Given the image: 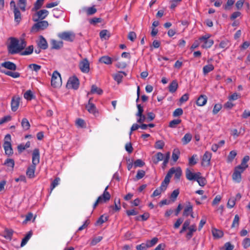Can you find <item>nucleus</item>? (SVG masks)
I'll return each mask as SVG.
<instances>
[{
  "instance_id": "obj_63",
  "label": "nucleus",
  "mask_w": 250,
  "mask_h": 250,
  "mask_svg": "<svg viewBox=\"0 0 250 250\" xmlns=\"http://www.w3.org/2000/svg\"><path fill=\"white\" fill-rule=\"evenodd\" d=\"M12 117L10 115L5 116L0 119V125L7 123L11 120Z\"/></svg>"
},
{
  "instance_id": "obj_62",
  "label": "nucleus",
  "mask_w": 250,
  "mask_h": 250,
  "mask_svg": "<svg viewBox=\"0 0 250 250\" xmlns=\"http://www.w3.org/2000/svg\"><path fill=\"white\" fill-rule=\"evenodd\" d=\"M60 179L59 177H56L52 182L50 186V189L52 191L57 186L59 185Z\"/></svg>"
},
{
  "instance_id": "obj_52",
  "label": "nucleus",
  "mask_w": 250,
  "mask_h": 250,
  "mask_svg": "<svg viewBox=\"0 0 250 250\" xmlns=\"http://www.w3.org/2000/svg\"><path fill=\"white\" fill-rule=\"evenodd\" d=\"M181 119H174L169 122V126L171 128H175L177 125L181 123Z\"/></svg>"
},
{
  "instance_id": "obj_39",
  "label": "nucleus",
  "mask_w": 250,
  "mask_h": 250,
  "mask_svg": "<svg viewBox=\"0 0 250 250\" xmlns=\"http://www.w3.org/2000/svg\"><path fill=\"white\" fill-rule=\"evenodd\" d=\"M90 93L92 94L97 93L98 95H101L103 93V91L100 88H98L96 85H92L91 86V89Z\"/></svg>"
},
{
  "instance_id": "obj_3",
  "label": "nucleus",
  "mask_w": 250,
  "mask_h": 250,
  "mask_svg": "<svg viewBox=\"0 0 250 250\" xmlns=\"http://www.w3.org/2000/svg\"><path fill=\"white\" fill-rule=\"evenodd\" d=\"M36 22L37 23H35L31 28V33H36L39 31L40 30H44L48 26V21H38Z\"/></svg>"
},
{
  "instance_id": "obj_48",
  "label": "nucleus",
  "mask_w": 250,
  "mask_h": 250,
  "mask_svg": "<svg viewBox=\"0 0 250 250\" xmlns=\"http://www.w3.org/2000/svg\"><path fill=\"white\" fill-rule=\"evenodd\" d=\"M26 0H19L18 5L19 8L22 11H25V7L26 6Z\"/></svg>"
},
{
  "instance_id": "obj_26",
  "label": "nucleus",
  "mask_w": 250,
  "mask_h": 250,
  "mask_svg": "<svg viewBox=\"0 0 250 250\" xmlns=\"http://www.w3.org/2000/svg\"><path fill=\"white\" fill-rule=\"evenodd\" d=\"M163 154L161 152H158L152 157V159L154 164H157L159 161L163 160Z\"/></svg>"
},
{
  "instance_id": "obj_45",
  "label": "nucleus",
  "mask_w": 250,
  "mask_h": 250,
  "mask_svg": "<svg viewBox=\"0 0 250 250\" xmlns=\"http://www.w3.org/2000/svg\"><path fill=\"white\" fill-rule=\"evenodd\" d=\"M108 218V216H104V215H101L96 221L95 225L97 226L103 224L104 223L107 221Z\"/></svg>"
},
{
  "instance_id": "obj_64",
  "label": "nucleus",
  "mask_w": 250,
  "mask_h": 250,
  "mask_svg": "<svg viewBox=\"0 0 250 250\" xmlns=\"http://www.w3.org/2000/svg\"><path fill=\"white\" fill-rule=\"evenodd\" d=\"M242 245L244 249H246L250 247V238H245L243 242Z\"/></svg>"
},
{
  "instance_id": "obj_43",
  "label": "nucleus",
  "mask_w": 250,
  "mask_h": 250,
  "mask_svg": "<svg viewBox=\"0 0 250 250\" xmlns=\"http://www.w3.org/2000/svg\"><path fill=\"white\" fill-rule=\"evenodd\" d=\"M110 208H113V209H114L115 211H119L121 209L120 199H115L114 201V206H110Z\"/></svg>"
},
{
  "instance_id": "obj_5",
  "label": "nucleus",
  "mask_w": 250,
  "mask_h": 250,
  "mask_svg": "<svg viewBox=\"0 0 250 250\" xmlns=\"http://www.w3.org/2000/svg\"><path fill=\"white\" fill-rule=\"evenodd\" d=\"M79 85L80 82L78 78L74 76L69 78L66 84V87L68 88H72L77 90L78 89Z\"/></svg>"
},
{
  "instance_id": "obj_58",
  "label": "nucleus",
  "mask_w": 250,
  "mask_h": 250,
  "mask_svg": "<svg viewBox=\"0 0 250 250\" xmlns=\"http://www.w3.org/2000/svg\"><path fill=\"white\" fill-rule=\"evenodd\" d=\"M165 146V143L162 140L157 141L155 144V148L157 149H163Z\"/></svg>"
},
{
  "instance_id": "obj_21",
  "label": "nucleus",
  "mask_w": 250,
  "mask_h": 250,
  "mask_svg": "<svg viewBox=\"0 0 250 250\" xmlns=\"http://www.w3.org/2000/svg\"><path fill=\"white\" fill-rule=\"evenodd\" d=\"M82 10L86 13L87 16L93 15L97 11V9L95 7V5L90 7H83Z\"/></svg>"
},
{
  "instance_id": "obj_1",
  "label": "nucleus",
  "mask_w": 250,
  "mask_h": 250,
  "mask_svg": "<svg viewBox=\"0 0 250 250\" xmlns=\"http://www.w3.org/2000/svg\"><path fill=\"white\" fill-rule=\"evenodd\" d=\"M10 43L7 46V50L9 54L15 55L20 53L21 50L19 46V40L14 37L9 38Z\"/></svg>"
},
{
  "instance_id": "obj_56",
  "label": "nucleus",
  "mask_w": 250,
  "mask_h": 250,
  "mask_svg": "<svg viewBox=\"0 0 250 250\" xmlns=\"http://www.w3.org/2000/svg\"><path fill=\"white\" fill-rule=\"evenodd\" d=\"M158 241V239L157 237H154L151 240H147L146 242L148 248H150L156 244Z\"/></svg>"
},
{
  "instance_id": "obj_32",
  "label": "nucleus",
  "mask_w": 250,
  "mask_h": 250,
  "mask_svg": "<svg viewBox=\"0 0 250 250\" xmlns=\"http://www.w3.org/2000/svg\"><path fill=\"white\" fill-rule=\"evenodd\" d=\"M4 74L12 77L14 78H17L20 77V74L17 72H12L8 70H2L1 71Z\"/></svg>"
},
{
  "instance_id": "obj_28",
  "label": "nucleus",
  "mask_w": 250,
  "mask_h": 250,
  "mask_svg": "<svg viewBox=\"0 0 250 250\" xmlns=\"http://www.w3.org/2000/svg\"><path fill=\"white\" fill-rule=\"evenodd\" d=\"M113 61V59L108 56H104L99 59L100 62L106 64H111Z\"/></svg>"
},
{
  "instance_id": "obj_22",
  "label": "nucleus",
  "mask_w": 250,
  "mask_h": 250,
  "mask_svg": "<svg viewBox=\"0 0 250 250\" xmlns=\"http://www.w3.org/2000/svg\"><path fill=\"white\" fill-rule=\"evenodd\" d=\"M1 66L11 70H16L17 69L16 65L13 62L7 61L1 63Z\"/></svg>"
},
{
  "instance_id": "obj_15",
  "label": "nucleus",
  "mask_w": 250,
  "mask_h": 250,
  "mask_svg": "<svg viewBox=\"0 0 250 250\" xmlns=\"http://www.w3.org/2000/svg\"><path fill=\"white\" fill-rule=\"evenodd\" d=\"M108 188V186H107L105 188L103 193L98 198L100 199V202L101 204L103 203H106V202L109 201L110 199V197H111L110 194L109 193V192L107 191Z\"/></svg>"
},
{
  "instance_id": "obj_41",
  "label": "nucleus",
  "mask_w": 250,
  "mask_h": 250,
  "mask_svg": "<svg viewBox=\"0 0 250 250\" xmlns=\"http://www.w3.org/2000/svg\"><path fill=\"white\" fill-rule=\"evenodd\" d=\"M3 165L6 166L7 167H10L13 169L15 166V162L13 159L7 158L5 161Z\"/></svg>"
},
{
  "instance_id": "obj_37",
  "label": "nucleus",
  "mask_w": 250,
  "mask_h": 250,
  "mask_svg": "<svg viewBox=\"0 0 250 250\" xmlns=\"http://www.w3.org/2000/svg\"><path fill=\"white\" fill-rule=\"evenodd\" d=\"M190 220L189 219L186 220L184 222V223L182 226V229L179 231V233L180 234H182V233H183L185 231H186L189 228V227L190 226Z\"/></svg>"
},
{
  "instance_id": "obj_14",
  "label": "nucleus",
  "mask_w": 250,
  "mask_h": 250,
  "mask_svg": "<svg viewBox=\"0 0 250 250\" xmlns=\"http://www.w3.org/2000/svg\"><path fill=\"white\" fill-rule=\"evenodd\" d=\"M173 172L172 171H168L166 176L165 177L164 180L162 182L161 185V188L162 189H166L169 183L170 179L172 176Z\"/></svg>"
},
{
  "instance_id": "obj_47",
  "label": "nucleus",
  "mask_w": 250,
  "mask_h": 250,
  "mask_svg": "<svg viewBox=\"0 0 250 250\" xmlns=\"http://www.w3.org/2000/svg\"><path fill=\"white\" fill-rule=\"evenodd\" d=\"M237 155V152L235 150L231 151L227 158V162L231 163L232 162L234 158Z\"/></svg>"
},
{
  "instance_id": "obj_9",
  "label": "nucleus",
  "mask_w": 250,
  "mask_h": 250,
  "mask_svg": "<svg viewBox=\"0 0 250 250\" xmlns=\"http://www.w3.org/2000/svg\"><path fill=\"white\" fill-rule=\"evenodd\" d=\"M244 171L240 167H236L232 175L233 180L236 183H240L242 180L241 174Z\"/></svg>"
},
{
  "instance_id": "obj_12",
  "label": "nucleus",
  "mask_w": 250,
  "mask_h": 250,
  "mask_svg": "<svg viewBox=\"0 0 250 250\" xmlns=\"http://www.w3.org/2000/svg\"><path fill=\"white\" fill-rule=\"evenodd\" d=\"M79 68L83 73H87L89 71V63L86 58L83 59L79 63Z\"/></svg>"
},
{
  "instance_id": "obj_49",
  "label": "nucleus",
  "mask_w": 250,
  "mask_h": 250,
  "mask_svg": "<svg viewBox=\"0 0 250 250\" xmlns=\"http://www.w3.org/2000/svg\"><path fill=\"white\" fill-rule=\"evenodd\" d=\"M146 172L144 170L139 169L137 171V174L135 176V180H139L143 178L145 175Z\"/></svg>"
},
{
  "instance_id": "obj_2",
  "label": "nucleus",
  "mask_w": 250,
  "mask_h": 250,
  "mask_svg": "<svg viewBox=\"0 0 250 250\" xmlns=\"http://www.w3.org/2000/svg\"><path fill=\"white\" fill-rule=\"evenodd\" d=\"M11 140V135L9 134L6 135L4 137L3 147L5 154L8 156H11L13 154V150L12 147Z\"/></svg>"
},
{
  "instance_id": "obj_11",
  "label": "nucleus",
  "mask_w": 250,
  "mask_h": 250,
  "mask_svg": "<svg viewBox=\"0 0 250 250\" xmlns=\"http://www.w3.org/2000/svg\"><path fill=\"white\" fill-rule=\"evenodd\" d=\"M185 173L187 179L189 181H195L198 176L201 175V172L193 173L189 168L186 169Z\"/></svg>"
},
{
  "instance_id": "obj_20",
  "label": "nucleus",
  "mask_w": 250,
  "mask_h": 250,
  "mask_svg": "<svg viewBox=\"0 0 250 250\" xmlns=\"http://www.w3.org/2000/svg\"><path fill=\"white\" fill-rule=\"evenodd\" d=\"M211 156L212 155L210 152L208 151H206L202 158V164L205 163L206 166H209L210 165V161L211 158Z\"/></svg>"
},
{
  "instance_id": "obj_34",
  "label": "nucleus",
  "mask_w": 250,
  "mask_h": 250,
  "mask_svg": "<svg viewBox=\"0 0 250 250\" xmlns=\"http://www.w3.org/2000/svg\"><path fill=\"white\" fill-rule=\"evenodd\" d=\"M21 126L24 130H27L30 128V125L28 120L24 118H23L21 122Z\"/></svg>"
},
{
  "instance_id": "obj_44",
  "label": "nucleus",
  "mask_w": 250,
  "mask_h": 250,
  "mask_svg": "<svg viewBox=\"0 0 250 250\" xmlns=\"http://www.w3.org/2000/svg\"><path fill=\"white\" fill-rule=\"evenodd\" d=\"M195 181H197L201 187L205 186L207 184V180L205 178L202 177L201 175L198 176V178L196 179Z\"/></svg>"
},
{
  "instance_id": "obj_23",
  "label": "nucleus",
  "mask_w": 250,
  "mask_h": 250,
  "mask_svg": "<svg viewBox=\"0 0 250 250\" xmlns=\"http://www.w3.org/2000/svg\"><path fill=\"white\" fill-rule=\"evenodd\" d=\"M36 166L31 165L28 167L26 174L29 178H33L35 177V171Z\"/></svg>"
},
{
  "instance_id": "obj_31",
  "label": "nucleus",
  "mask_w": 250,
  "mask_h": 250,
  "mask_svg": "<svg viewBox=\"0 0 250 250\" xmlns=\"http://www.w3.org/2000/svg\"><path fill=\"white\" fill-rule=\"evenodd\" d=\"M14 14V20L17 23H19L21 21V13L19 9H16L13 10Z\"/></svg>"
},
{
  "instance_id": "obj_60",
  "label": "nucleus",
  "mask_w": 250,
  "mask_h": 250,
  "mask_svg": "<svg viewBox=\"0 0 250 250\" xmlns=\"http://www.w3.org/2000/svg\"><path fill=\"white\" fill-rule=\"evenodd\" d=\"M149 248L146 242L142 243L140 245H137L136 246V249L137 250H147Z\"/></svg>"
},
{
  "instance_id": "obj_16",
  "label": "nucleus",
  "mask_w": 250,
  "mask_h": 250,
  "mask_svg": "<svg viewBox=\"0 0 250 250\" xmlns=\"http://www.w3.org/2000/svg\"><path fill=\"white\" fill-rule=\"evenodd\" d=\"M32 165L36 166L40 163V151L38 148L34 149L32 153Z\"/></svg>"
},
{
  "instance_id": "obj_24",
  "label": "nucleus",
  "mask_w": 250,
  "mask_h": 250,
  "mask_svg": "<svg viewBox=\"0 0 250 250\" xmlns=\"http://www.w3.org/2000/svg\"><path fill=\"white\" fill-rule=\"evenodd\" d=\"M249 160L250 157L248 155L245 156L242 160L241 164L237 167H240L243 171H245V170L248 167L247 163Z\"/></svg>"
},
{
  "instance_id": "obj_40",
  "label": "nucleus",
  "mask_w": 250,
  "mask_h": 250,
  "mask_svg": "<svg viewBox=\"0 0 250 250\" xmlns=\"http://www.w3.org/2000/svg\"><path fill=\"white\" fill-rule=\"evenodd\" d=\"M32 232L31 231H29L26 234L25 236L22 239V240L21 241V247L24 246L27 243L28 241L29 240V239L32 236Z\"/></svg>"
},
{
  "instance_id": "obj_35",
  "label": "nucleus",
  "mask_w": 250,
  "mask_h": 250,
  "mask_svg": "<svg viewBox=\"0 0 250 250\" xmlns=\"http://www.w3.org/2000/svg\"><path fill=\"white\" fill-rule=\"evenodd\" d=\"M99 35L101 39H104V40H108L110 37V34L109 32L105 29L102 30L100 32Z\"/></svg>"
},
{
  "instance_id": "obj_17",
  "label": "nucleus",
  "mask_w": 250,
  "mask_h": 250,
  "mask_svg": "<svg viewBox=\"0 0 250 250\" xmlns=\"http://www.w3.org/2000/svg\"><path fill=\"white\" fill-rule=\"evenodd\" d=\"M51 49L59 50L63 47V42L62 41H57L52 39L50 41Z\"/></svg>"
},
{
  "instance_id": "obj_27",
  "label": "nucleus",
  "mask_w": 250,
  "mask_h": 250,
  "mask_svg": "<svg viewBox=\"0 0 250 250\" xmlns=\"http://www.w3.org/2000/svg\"><path fill=\"white\" fill-rule=\"evenodd\" d=\"M193 210V207L191 205L190 202H188V205L185 208L183 215L184 216H188L189 215V213H192Z\"/></svg>"
},
{
  "instance_id": "obj_50",
  "label": "nucleus",
  "mask_w": 250,
  "mask_h": 250,
  "mask_svg": "<svg viewBox=\"0 0 250 250\" xmlns=\"http://www.w3.org/2000/svg\"><path fill=\"white\" fill-rule=\"evenodd\" d=\"M234 0H227V3L223 5V8L226 10H229L231 9V7L234 4Z\"/></svg>"
},
{
  "instance_id": "obj_61",
  "label": "nucleus",
  "mask_w": 250,
  "mask_h": 250,
  "mask_svg": "<svg viewBox=\"0 0 250 250\" xmlns=\"http://www.w3.org/2000/svg\"><path fill=\"white\" fill-rule=\"evenodd\" d=\"M103 239L102 236H98L93 238L90 243V245L95 246Z\"/></svg>"
},
{
  "instance_id": "obj_4",
  "label": "nucleus",
  "mask_w": 250,
  "mask_h": 250,
  "mask_svg": "<svg viewBox=\"0 0 250 250\" xmlns=\"http://www.w3.org/2000/svg\"><path fill=\"white\" fill-rule=\"evenodd\" d=\"M58 37L63 40L72 42L75 39V34L70 31H64L58 33Z\"/></svg>"
},
{
  "instance_id": "obj_6",
  "label": "nucleus",
  "mask_w": 250,
  "mask_h": 250,
  "mask_svg": "<svg viewBox=\"0 0 250 250\" xmlns=\"http://www.w3.org/2000/svg\"><path fill=\"white\" fill-rule=\"evenodd\" d=\"M210 37V35L207 34L199 38V40L204 42L202 45V47L203 48H208L213 45L214 41L212 39H209Z\"/></svg>"
},
{
  "instance_id": "obj_54",
  "label": "nucleus",
  "mask_w": 250,
  "mask_h": 250,
  "mask_svg": "<svg viewBox=\"0 0 250 250\" xmlns=\"http://www.w3.org/2000/svg\"><path fill=\"white\" fill-rule=\"evenodd\" d=\"M145 163L141 159H137L133 163V167L136 168L137 167H142L144 166Z\"/></svg>"
},
{
  "instance_id": "obj_19",
  "label": "nucleus",
  "mask_w": 250,
  "mask_h": 250,
  "mask_svg": "<svg viewBox=\"0 0 250 250\" xmlns=\"http://www.w3.org/2000/svg\"><path fill=\"white\" fill-rule=\"evenodd\" d=\"M168 171H172L173 172L172 175L174 174V178L176 180H180L182 174V171L180 167H177L176 168L173 167H171Z\"/></svg>"
},
{
  "instance_id": "obj_57",
  "label": "nucleus",
  "mask_w": 250,
  "mask_h": 250,
  "mask_svg": "<svg viewBox=\"0 0 250 250\" xmlns=\"http://www.w3.org/2000/svg\"><path fill=\"white\" fill-rule=\"evenodd\" d=\"M34 97V95L30 90L26 91L24 94V98L27 100H31Z\"/></svg>"
},
{
  "instance_id": "obj_7",
  "label": "nucleus",
  "mask_w": 250,
  "mask_h": 250,
  "mask_svg": "<svg viewBox=\"0 0 250 250\" xmlns=\"http://www.w3.org/2000/svg\"><path fill=\"white\" fill-rule=\"evenodd\" d=\"M51 85L54 87H57L61 85V77L60 74L57 71H54L52 74L51 78Z\"/></svg>"
},
{
  "instance_id": "obj_8",
  "label": "nucleus",
  "mask_w": 250,
  "mask_h": 250,
  "mask_svg": "<svg viewBox=\"0 0 250 250\" xmlns=\"http://www.w3.org/2000/svg\"><path fill=\"white\" fill-rule=\"evenodd\" d=\"M49 12L47 10L42 9L37 11L33 17V21H38L39 20H43L48 15Z\"/></svg>"
},
{
  "instance_id": "obj_36",
  "label": "nucleus",
  "mask_w": 250,
  "mask_h": 250,
  "mask_svg": "<svg viewBox=\"0 0 250 250\" xmlns=\"http://www.w3.org/2000/svg\"><path fill=\"white\" fill-rule=\"evenodd\" d=\"M34 50V46L31 45L27 47L25 50L21 52V55L25 56L31 54Z\"/></svg>"
},
{
  "instance_id": "obj_25",
  "label": "nucleus",
  "mask_w": 250,
  "mask_h": 250,
  "mask_svg": "<svg viewBox=\"0 0 250 250\" xmlns=\"http://www.w3.org/2000/svg\"><path fill=\"white\" fill-rule=\"evenodd\" d=\"M207 97L206 95H201L196 101V104L198 106H203L207 103Z\"/></svg>"
},
{
  "instance_id": "obj_53",
  "label": "nucleus",
  "mask_w": 250,
  "mask_h": 250,
  "mask_svg": "<svg viewBox=\"0 0 250 250\" xmlns=\"http://www.w3.org/2000/svg\"><path fill=\"white\" fill-rule=\"evenodd\" d=\"M170 152H167L166 154V155L165 156H164V158H163L164 161L162 164V168H165V167H166L167 165V163L169 161V158H170Z\"/></svg>"
},
{
  "instance_id": "obj_46",
  "label": "nucleus",
  "mask_w": 250,
  "mask_h": 250,
  "mask_svg": "<svg viewBox=\"0 0 250 250\" xmlns=\"http://www.w3.org/2000/svg\"><path fill=\"white\" fill-rule=\"evenodd\" d=\"M180 152L178 148L173 150L172 154V158L174 162H176L179 159Z\"/></svg>"
},
{
  "instance_id": "obj_55",
  "label": "nucleus",
  "mask_w": 250,
  "mask_h": 250,
  "mask_svg": "<svg viewBox=\"0 0 250 250\" xmlns=\"http://www.w3.org/2000/svg\"><path fill=\"white\" fill-rule=\"evenodd\" d=\"M239 225V217L238 214H236L233 219L231 227L232 228L238 227Z\"/></svg>"
},
{
  "instance_id": "obj_13",
  "label": "nucleus",
  "mask_w": 250,
  "mask_h": 250,
  "mask_svg": "<svg viewBox=\"0 0 250 250\" xmlns=\"http://www.w3.org/2000/svg\"><path fill=\"white\" fill-rule=\"evenodd\" d=\"M21 98L19 96H14L11 100V110L13 112L16 111L19 106Z\"/></svg>"
},
{
  "instance_id": "obj_51",
  "label": "nucleus",
  "mask_w": 250,
  "mask_h": 250,
  "mask_svg": "<svg viewBox=\"0 0 250 250\" xmlns=\"http://www.w3.org/2000/svg\"><path fill=\"white\" fill-rule=\"evenodd\" d=\"M212 231L213 236L215 238H221L223 236V232L221 230L213 229Z\"/></svg>"
},
{
  "instance_id": "obj_42",
  "label": "nucleus",
  "mask_w": 250,
  "mask_h": 250,
  "mask_svg": "<svg viewBox=\"0 0 250 250\" xmlns=\"http://www.w3.org/2000/svg\"><path fill=\"white\" fill-rule=\"evenodd\" d=\"M44 0H37L32 10L35 11L40 9L42 7Z\"/></svg>"
},
{
  "instance_id": "obj_30",
  "label": "nucleus",
  "mask_w": 250,
  "mask_h": 250,
  "mask_svg": "<svg viewBox=\"0 0 250 250\" xmlns=\"http://www.w3.org/2000/svg\"><path fill=\"white\" fill-rule=\"evenodd\" d=\"M13 232L12 229H6L3 232V236L7 240H11Z\"/></svg>"
},
{
  "instance_id": "obj_33",
  "label": "nucleus",
  "mask_w": 250,
  "mask_h": 250,
  "mask_svg": "<svg viewBox=\"0 0 250 250\" xmlns=\"http://www.w3.org/2000/svg\"><path fill=\"white\" fill-rule=\"evenodd\" d=\"M214 69V66L212 64H209L204 66L203 68V73L204 75H207L209 72L213 71Z\"/></svg>"
},
{
  "instance_id": "obj_59",
  "label": "nucleus",
  "mask_w": 250,
  "mask_h": 250,
  "mask_svg": "<svg viewBox=\"0 0 250 250\" xmlns=\"http://www.w3.org/2000/svg\"><path fill=\"white\" fill-rule=\"evenodd\" d=\"M28 68L36 72H38L41 68V66L35 63H32L28 65Z\"/></svg>"
},
{
  "instance_id": "obj_10",
  "label": "nucleus",
  "mask_w": 250,
  "mask_h": 250,
  "mask_svg": "<svg viewBox=\"0 0 250 250\" xmlns=\"http://www.w3.org/2000/svg\"><path fill=\"white\" fill-rule=\"evenodd\" d=\"M92 98L89 99L88 104L85 105V108L90 113L96 116L98 114V111L95 105L92 103Z\"/></svg>"
},
{
  "instance_id": "obj_38",
  "label": "nucleus",
  "mask_w": 250,
  "mask_h": 250,
  "mask_svg": "<svg viewBox=\"0 0 250 250\" xmlns=\"http://www.w3.org/2000/svg\"><path fill=\"white\" fill-rule=\"evenodd\" d=\"M192 135L189 133H186L184 137L182 139V142L183 145H187L191 140Z\"/></svg>"
},
{
  "instance_id": "obj_29",
  "label": "nucleus",
  "mask_w": 250,
  "mask_h": 250,
  "mask_svg": "<svg viewBox=\"0 0 250 250\" xmlns=\"http://www.w3.org/2000/svg\"><path fill=\"white\" fill-rule=\"evenodd\" d=\"M178 87V83H177V81L173 80L170 83V84L168 86L169 91L170 93H174L177 90Z\"/></svg>"
},
{
  "instance_id": "obj_18",
  "label": "nucleus",
  "mask_w": 250,
  "mask_h": 250,
  "mask_svg": "<svg viewBox=\"0 0 250 250\" xmlns=\"http://www.w3.org/2000/svg\"><path fill=\"white\" fill-rule=\"evenodd\" d=\"M37 45L42 49L45 50L48 48L47 42L42 36H40L39 40L37 42Z\"/></svg>"
}]
</instances>
